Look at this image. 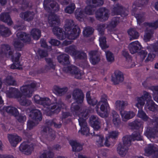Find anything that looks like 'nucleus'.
Wrapping results in <instances>:
<instances>
[{"label": "nucleus", "instance_id": "21", "mask_svg": "<svg viewBox=\"0 0 158 158\" xmlns=\"http://www.w3.org/2000/svg\"><path fill=\"white\" fill-rule=\"evenodd\" d=\"M115 77H112V80L115 85L123 82L124 80L123 73L120 71H116L114 72Z\"/></svg>", "mask_w": 158, "mask_h": 158}, {"label": "nucleus", "instance_id": "34", "mask_svg": "<svg viewBox=\"0 0 158 158\" xmlns=\"http://www.w3.org/2000/svg\"><path fill=\"white\" fill-rule=\"evenodd\" d=\"M1 20L4 22L7 23L9 25H11L13 24L10 16L7 13H2L1 16Z\"/></svg>", "mask_w": 158, "mask_h": 158}, {"label": "nucleus", "instance_id": "27", "mask_svg": "<svg viewBox=\"0 0 158 158\" xmlns=\"http://www.w3.org/2000/svg\"><path fill=\"white\" fill-rule=\"evenodd\" d=\"M57 59L58 62L63 65L68 64L70 63L69 56L66 54H64L58 56Z\"/></svg>", "mask_w": 158, "mask_h": 158}, {"label": "nucleus", "instance_id": "1", "mask_svg": "<svg viewBox=\"0 0 158 158\" xmlns=\"http://www.w3.org/2000/svg\"><path fill=\"white\" fill-rule=\"evenodd\" d=\"M141 139L140 134L137 132H135L131 135L123 137V143H119L117 148L118 153L122 156H124L127 152L128 147L131 145V141Z\"/></svg>", "mask_w": 158, "mask_h": 158}, {"label": "nucleus", "instance_id": "51", "mask_svg": "<svg viewBox=\"0 0 158 158\" xmlns=\"http://www.w3.org/2000/svg\"><path fill=\"white\" fill-rule=\"evenodd\" d=\"M139 109V110L137 114L138 117L142 118L144 121H147L149 118L142 110V108Z\"/></svg>", "mask_w": 158, "mask_h": 158}, {"label": "nucleus", "instance_id": "35", "mask_svg": "<svg viewBox=\"0 0 158 158\" xmlns=\"http://www.w3.org/2000/svg\"><path fill=\"white\" fill-rule=\"evenodd\" d=\"M75 25L73 20L72 19H67L65 21L64 27L65 31H68L74 27Z\"/></svg>", "mask_w": 158, "mask_h": 158}, {"label": "nucleus", "instance_id": "36", "mask_svg": "<svg viewBox=\"0 0 158 158\" xmlns=\"http://www.w3.org/2000/svg\"><path fill=\"white\" fill-rule=\"evenodd\" d=\"M52 103L51 100L49 98L44 97L42 98L40 105H42L49 110Z\"/></svg>", "mask_w": 158, "mask_h": 158}, {"label": "nucleus", "instance_id": "32", "mask_svg": "<svg viewBox=\"0 0 158 158\" xmlns=\"http://www.w3.org/2000/svg\"><path fill=\"white\" fill-rule=\"evenodd\" d=\"M113 117L112 122L114 126L118 127L121 124V121L119 115L117 112L114 111L112 113Z\"/></svg>", "mask_w": 158, "mask_h": 158}, {"label": "nucleus", "instance_id": "42", "mask_svg": "<svg viewBox=\"0 0 158 158\" xmlns=\"http://www.w3.org/2000/svg\"><path fill=\"white\" fill-rule=\"evenodd\" d=\"M4 109L7 113L15 116H16L18 114L17 109L14 107H6L4 108Z\"/></svg>", "mask_w": 158, "mask_h": 158}, {"label": "nucleus", "instance_id": "26", "mask_svg": "<svg viewBox=\"0 0 158 158\" xmlns=\"http://www.w3.org/2000/svg\"><path fill=\"white\" fill-rule=\"evenodd\" d=\"M48 21L50 26L53 27H56L60 22L58 17L55 15H49L48 18Z\"/></svg>", "mask_w": 158, "mask_h": 158}, {"label": "nucleus", "instance_id": "24", "mask_svg": "<svg viewBox=\"0 0 158 158\" xmlns=\"http://www.w3.org/2000/svg\"><path fill=\"white\" fill-rule=\"evenodd\" d=\"M8 138L11 146L14 147L21 140V138L17 135H9Z\"/></svg>", "mask_w": 158, "mask_h": 158}, {"label": "nucleus", "instance_id": "20", "mask_svg": "<svg viewBox=\"0 0 158 158\" xmlns=\"http://www.w3.org/2000/svg\"><path fill=\"white\" fill-rule=\"evenodd\" d=\"M35 14L33 11H26L20 14V17L24 20L30 22L32 21L34 17Z\"/></svg>", "mask_w": 158, "mask_h": 158}, {"label": "nucleus", "instance_id": "54", "mask_svg": "<svg viewBox=\"0 0 158 158\" xmlns=\"http://www.w3.org/2000/svg\"><path fill=\"white\" fill-rule=\"evenodd\" d=\"M136 100L137 103L136 104L135 106L138 108H142L145 104V100L142 97L137 98Z\"/></svg>", "mask_w": 158, "mask_h": 158}, {"label": "nucleus", "instance_id": "48", "mask_svg": "<svg viewBox=\"0 0 158 158\" xmlns=\"http://www.w3.org/2000/svg\"><path fill=\"white\" fill-rule=\"evenodd\" d=\"M94 29L90 27H87L84 29L83 35L84 37H88L91 35L93 33Z\"/></svg>", "mask_w": 158, "mask_h": 158}, {"label": "nucleus", "instance_id": "19", "mask_svg": "<svg viewBox=\"0 0 158 158\" xmlns=\"http://www.w3.org/2000/svg\"><path fill=\"white\" fill-rule=\"evenodd\" d=\"M90 123L94 131H98L100 128L99 126V119L97 117L92 115L89 118Z\"/></svg>", "mask_w": 158, "mask_h": 158}, {"label": "nucleus", "instance_id": "49", "mask_svg": "<svg viewBox=\"0 0 158 158\" xmlns=\"http://www.w3.org/2000/svg\"><path fill=\"white\" fill-rule=\"evenodd\" d=\"M74 56L76 59L85 60L87 58V55L86 53L81 51L77 50Z\"/></svg>", "mask_w": 158, "mask_h": 158}, {"label": "nucleus", "instance_id": "39", "mask_svg": "<svg viewBox=\"0 0 158 158\" xmlns=\"http://www.w3.org/2000/svg\"><path fill=\"white\" fill-rule=\"evenodd\" d=\"M143 122L139 119H136L131 123H129V126L131 127L132 129H138L142 127Z\"/></svg>", "mask_w": 158, "mask_h": 158}, {"label": "nucleus", "instance_id": "17", "mask_svg": "<svg viewBox=\"0 0 158 158\" xmlns=\"http://www.w3.org/2000/svg\"><path fill=\"white\" fill-rule=\"evenodd\" d=\"M80 29L77 25H75L72 29L67 31L68 38L70 40H75L79 36Z\"/></svg>", "mask_w": 158, "mask_h": 158}, {"label": "nucleus", "instance_id": "14", "mask_svg": "<svg viewBox=\"0 0 158 158\" xmlns=\"http://www.w3.org/2000/svg\"><path fill=\"white\" fill-rule=\"evenodd\" d=\"M78 120L79 124L81 127V130L79 132L83 135H87L89 132V130L87 127L86 120L82 118H79Z\"/></svg>", "mask_w": 158, "mask_h": 158}, {"label": "nucleus", "instance_id": "62", "mask_svg": "<svg viewBox=\"0 0 158 158\" xmlns=\"http://www.w3.org/2000/svg\"><path fill=\"white\" fill-rule=\"evenodd\" d=\"M105 25L104 24H98L97 26V29L98 30L99 34L101 35L104 34V31L105 29Z\"/></svg>", "mask_w": 158, "mask_h": 158}, {"label": "nucleus", "instance_id": "29", "mask_svg": "<svg viewBox=\"0 0 158 158\" xmlns=\"http://www.w3.org/2000/svg\"><path fill=\"white\" fill-rule=\"evenodd\" d=\"M1 55L2 54H4L5 56L7 57H9L10 56H12L13 54V52L10 50V47L7 44H2L1 45Z\"/></svg>", "mask_w": 158, "mask_h": 158}, {"label": "nucleus", "instance_id": "22", "mask_svg": "<svg viewBox=\"0 0 158 158\" xmlns=\"http://www.w3.org/2000/svg\"><path fill=\"white\" fill-rule=\"evenodd\" d=\"M68 90V88L66 87L61 88L57 85L54 86L53 91L57 96H62L65 94Z\"/></svg>", "mask_w": 158, "mask_h": 158}, {"label": "nucleus", "instance_id": "63", "mask_svg": "<svg viewBox=\"0 0 158 158\" xmlns=\"http://www.w3.org/2000/svg\"><path fill=\"white\" fill-rule=\"evenodd\" d=\"M50 69L47 65H45L39 69L37 71L38 73H46Z\"/></svg>", "mask_w": 158, "mask_h": 158}, {"label": "nucleus", "instance_id": "64", "mask_svg": "<svg viewBox=\"0 0 158 158\" xmlns=\"http://www.w3.org/2000/svg\"><path fill=\"white\" fill-rule=\"evenodd\" d=\"M14 46L18 51L20 50L23 47V44L19 40L15 41L14 43Z\"/></svg>", "mask_w": 158, "mask_h": 158}, {"label": "nucleus", "instance_id": "5", "mask_svg": "<svg viewBox=\"0 0 158 158\" xmlns=\"http://www.w3.org/2000/svg\"><path fill=\"white\" fill-rule=\"evenodd\" d=\"M111 14L112 15H120L125 17L128 15L127 10H124V7L120 4L117 3L114 5L111 9Z\"/></svg>", "mask_w": 158, "mask_h": 158}, {"label": "nucleus", "instance_id": "13", "mask_svg": "<svg viewBox=\"0 0 158 158\" xmlns=\"http://www.w3.org/2000/svg\"><path fill=\"white\" fill-rule=\"evenodd\" d=\"M42 131L44 133L45 137L48 140L52 141L55 138V131L49 127L43 126Z\"/></svg>", "mask_w": 158, "mask_h": 158}, {"label": "nucleus", "instance_id": "47", "mask_svg": "<svg viewBox=\"0 0 158 158\" xmlns=\"http://www.w3.org/2000/svg\"><path fill=\"white\" fill-rule=\"evenodd\" d=\"M77 50L74 46H71L65 48V51L66 53L75 56Z\"/></svg>", "mask_w": 158, "mask_h": 158}, {"label": "nucleus", "instance_id": "52", "mask_svg": "<svg viewBox=\"0 0 158 158\" xmlns=\"http://www.w3.org/2000/svg\"><path fill=\"white\" fill-rule=\"evenodd\" d=\"M100 45L102 49H105L108 47L109 46L106 44L105 37L101 35L99 38Z\"/></svg>", "mask_w": 158, "mask_h": 158}, {"label": "nucleus", "instance_id": "8", "mask_svg": "<svg viewBox=\"0 0 158 158\" xmlns=\"http://www.w3.org/2000/svg\"><path fill=\"white\" fill-rule=\"evenodd\" d=\"M108 97L105 94H102L101 96L100 100L98 103L97 106L95 108L97 112H98V109L99 108L98 106L100 105L101 103L102 104L101 105L100 109L103 112H106L109 109V104L107 102Z\"/></svg>", "mask_w": 158, "mask_h": 158}, {"label": "nucleus", "instance_id": "40", "mask_svg": "<svg viewBox=\"0 0 158 158\" xmlns=\"http://www.w3.org/2000/svg\"><path fill=\"white\" fill-rule=\"evenodd\" d=\"M18 99V101L22 106H28L31 103V102L30 100L27 99L25 97H23L22 95Z\"/></svg>", "mask_w": 158, "mask_h": 158}, {"label": "nucleus", "instance_id": "46", "mask_svg": "<svg viewBox=\"0 0 158 158\" xmlns=\"http://www.w3.org/2000/svg\"><path fill=\"white\" fill-rule=\"evenodd\" d=\"M10 34V31L9 29L3 25H1V35L6 37L8 36Z\"/></svg>", "mask_w": 158, "mask_h": 158}, {"label": "nucleus", "instance_id": "37", "mask_svg": "<svg viewBox=\"0 0 158 158\" xmlns=\"http://www.w3.org/2000/svg\"><path fill=\"white\" fill-rule=\"evenodd\" d=\"M146 105L148 109L151 111H158V106L152 100H149L147 102Z\"/></svg>", "mask_w": 158, "mask_h": 158}, {"label": "nucleus", "instance_id": "6", "mask_svg": "<svg viewBox=\"0 0 158 158\" xmlns=\"http://www.w3.org/2000/svg\"><path fill=\"white\" fill-rule=\"evenodd\" d=\"M44 9L48 12L50 11V7L55 11H58L60 6L54 0H44L43 2Z\"/></svg>", "mask_w": 158, "mask_h": 158}, {"label": "nucleus", "instance_id": "56", "mask_svg": "<svg viewBox=\"0 0 158 158\" xmlns=\"http://www.w3.org/2000/svg\"><path fill=\"white\" fill-rule=\"evenodd\" d=\"M145 134L148 138H156V136H155L152 128L148 127L145 131Z\"/></svg>", "mask_w": 158, "mask_h": 158}, {"label": "nucleus", "instance_id": "30", "mask_svg": "<svg viewBox=\"0 0 158 158\" xmlns=\"http://www.w3.org/2000/svg\"><path fill=\"white\" fill-rule=\"evenodd\" d=\"M52 31L59 39L62 40L65 38V35L64 34L62 29L58 27H54L52 29Z\"/></svg>", "mask_w": 158, "mask_h": 158}, {"label": "nucleus", "instance_id": "23", "mask_svg": "<svg viewBox=\"0 0 158 158\" xmlns=\"http://www.w3.org/2000/svg\"><path fill=\"white\" fill-rule=\"evenodd\" d=\"M120 113L122 118V120L124 122L127 121L128 120L133 117L135 114L132 111H126L124 110H121Z\"/></svg>", "mask_w": 158, "mask_h": 158}, {"label": "nucleus", "instance_id": "16", "mask_svg": "<svg viewBox=\"0 0 158 158\" xmlns=\"http://www.w3.org/2000/svg\"><path fill=\"white\" fill-rule=\"evenodd\" d=\"M65 106L64 104L61 101V100H59L57 102L52 103L49 110L50 111L52 110V111L54 113H58L61 110L62 108Z\"/></svg>", "mask_w": 158, "mask_h": 158}, {"label": "nucleus", "instance_id": "43", "mask_svg": "<svg viewBox=\"0 0 158 158\" xmlns=\"http://www.w3.org/2000/svg\"><path fill=\"white\" fill-rule=\"evenodd\" d=\"M86 98L88 104L93 106H94L97 103L98 101L95 98H91L90 91L88 92L86 94Z\"/></svg>", "mask_w": 158, "mask_h": 158}, {"label": "nucleus", "instance_id": "44", "mask_svg": "<svg viewBox=\"0 0 158 158\" xmlns=\"http://www.w3.org/2000/svg\"><path fill=\"white\" fill-rule=\"evenodd\" d=\"M71 110L74 114L78 115L80 111V107L78 105L74 103L71 105Z\"/></svg>", "mask_w": 158, "mask_h": 158}, {"label": "nucleus", "instance_id": "12", "mask_svg": "<svg viewBox=\"0 0 158 158\" xmlns=\"http://www.w3.org/2000/svg\"><path fill=\"white\" fill-rule=\"evenodd\" d=\"M109 11L105 8H100L96 12V18L99 20H106L108 18Z\"/></svg>", "mask_w": 158, "mask_h": 158}, {"label": "nucleus", "instance_id": "59", "mask_svg": "<svg viewBox=\"0 0 158 158\" xmlns=\"http://www.w3.org/2000/svg\"><path fill=\"white\" fill-rule=\"evenodd\" d=\"M119 17H116L113 18L109 24V26L114 28L119 23Z\"/></svg>", "mask_w": 158, "mask_h": 158}, {"label": "nucleus", "instance_id": "9", "mask_svg": "<svg viewBox=\"0 0 158 158\" xmlns=\"http://www.w3.org/2000/svg\"><path fill=\"white\" fill-rule=\"evenodd\" d=\"M145 151L148 156H151L153 158H157L158 148L156 146L149 144L145 148Z\"/></svg>", "mask_w": 158, "mask_h": 158}, {"label": "nucleus", "instance_id": "55", "mask_svg": "<svg viewBox=\"0 0 158 158\" xmlns=\"http://www.w3.org/2000/svg\"><path fill=\"white\" fill-rule=\"evenodd\" d=\"M54 153L51 151H45L40 155V158H53Z\"/></svg>", "mask_w": 158, "mask_h": 158}, {"label": "nucleus", "instance_id": "57", "mask_svg": "<svg viewBox=\"0 0 158 158\" xmlns=\"http://www.w3.org/2000/svg\"><path fill=\"white\" fill-rule=\"evenodd\" d=\"M75 14L77 19L80 21L81 19H83L84 17V12L80 9H77L76 10Z\"/></svg>", "mask_w": 158, "mask_h": 158}, {"label": "nucleus", "instance_id": "60", "mask_svg": "<svg viewBox=\"0 0 158 158\" xmlns=\"http://www.w3.org/2000/svg\"><path fill=\"white\" fill-rule=\"evenodd\" d=\"M145 31L146 33L144 35V40L145 41L147 42L149 41L151 38V33H152L151 30L149 27H147Z\"/></svg>", "mask_w": 158, "mask_h": 158}, {"label": "nucleus", "instance_id": "7", "mask_svg": "<svg viewBox=\"0 0 158 158\" xmlns=\"http://www.w3.org/2000/svg\"><path fill=\"white\" fill-rule=\"evenodd\" d=\"M63 70L66 73H70L77 79H81L83 75V73H81L80 70L74 66L64 67Z\"/></svg>", "mask_w": 158, "mask_h": 158}, {"label": "nucleus", "instance_id": "31", "mask_svg": "<svg viewBox=\"0 0 158 158\" xmlns=\"http://www.w3.org/2000/svg\"><path fill=\"white\" fill-rule=\"evenodd\" d=\"M70 144L72 147V150L73 152H79L83 149L82 145L76 141L71 140L70 141Z\"/></svg>", "mask_w": 158, "mask_h": 158}, {"label": "nucleus", "instance_id": "28", "mask_svg": "<svg viewBox=\"0 0 158 158\" xmlns=\"http://www.w3.org/2000/svg\"><path fill=\"white\" fill-rule=\"evenodd\" d=\"M18 38L24 43H29L31 40L30 35L25 32H18L17 33Z\"/></svg>", "mask_w": 158, "mask_h": 158}, {"label": "nucleus", "instance_id": "53", "mask_svg": "<svg viewBox=\"0 0 158 158\" xmlns=\"http://www.w3.org/2000/svg\"><path fill=\"white\" fill-rule=\"evenodd\" d=\"M76 8L75 6L74 3L69 4L65 9L64 10L66 13L71 14L74 12Z\"/></svg>", "mask_w": 158, "mask_h": 158}, {"label": "nucleus", "instance_id": "58", "mask_svg": "<svg viewBox=\"0 0 158 158\" xmlns=\"http://www.w3.org/2000/svg\"><path fill=\"white\" fill-rule=\"evenodd\" d=\"M105 53L108 61L111 62H113L114 60V56L113 53L109 51H105Z\"/></svg>", "mask_w": 158, "mask_h": 158}, {"label": "nucleus", "instance_id": "15", "mask_svg": "<svg viewBox=\"0 0 158 158\" xmlns=\"http://www.w3.org/2000/svg\"><path fill=\"white\" fill-rule=\"evenodd\" d=\"M6 94L9 98H19L22 95V93L18 89L12 87L9 88V90L6 91Z\"/></svg>", "mask_w": 158, "mask_h": 158}, {"label": "nucleus", "instance_id": "2", "mask_svg": "<svg viewBox=\"0 0 158 158\" xmlns=\"http://www.w3.org/2000/svg\"><path fill=\"white\" fill-rule=\"evenodd\" d=\"M37 83L33 82L30 83L29 81H26L25 85L20 88V90L24 95L27 97H30L34 91L36 89Z\"/></svg>", "mask_w": 158, "mask_h": 158}, {"label": "nucleus", "instance_id": "33", "mask_svg": "<svg viewBox=\"0 0 158 158\" xmlns=\"http://www.w3.org/2000/svg\"><path fill=\"white\" fill-rule=\"evenodd\" d=\"M128 102L126 101L117 100L115 103L116 108L120 111L123 110L125 107L128 105Z\"/></svg>", "mask_w": 158, "mask_h": 158}, {"label": "nucleus", "instance_id": "61", "mask_svg": "<svg viewBox=\"0 0 158 158\" xmlns=\"http://www.w3.org/2000/svg\"><path fill=\"white\" fill-rule=\"evenodd\" d=\"M45 60L50 69H55V65L52 59L50 58H45Z\"/></svg>", "mask_w": 158, "mask_h": 158}, {"label": "nucleus", "instance_id": "18", "mask_svg": "<svg viewBox=\"0 0 158 158\" xmlns=\"http://www.w3.org/2000/svg\"><path fill=\"white\" fill-rule=\"evenodd\" d=\"M142 46L138 41L132 42L128 45V48L130 52L132 54L138 52Z\"/></svg>", "mask_w": 158, "mask_h": 158}, {"label": "nucleus", "instance_id": "45", "mask_svg": "<svg viewBox=\"0 0 158 158\" xmlns=\"http://www.w3.org/2000/svg\"><path fill=\"white\" fill-rule=\"evenodd\" d=\"M31 34L34 39L38 40L40 37L41 31L37 29H33L31 30Z\"/></svg>", "mask_w": 158, "mask_h": 158}, {"label": "nucleus", "instance_id": "25", "mask_svg": "<svg viewBox=\"0 0 158 158\" xmlns=\"http://www.w3.org/2000/svg\"><path fill=\"white\" fill-rule=\"evenodd\" d=\"M19 148L20 150L24 151L26 155L30 154L33 150L32 145H28L26 143H22L20 145Z\"/></svg>", "mask_w": 158, "mask_h": 158}, {"label": "nucleus", "instance_id": "50", "mask_svg": "<svg viewBox=\"0 0 158 158\" xmlns=\"http://www.w3.org/2000/svg\"><path fill=\"white\" fill-rule=\"evenodd\" d=\"M6 83L9 85H17L16 81L11 76H8L6 77Z\"/></svg>", "mask_w": 158, "mask_h": 158}, {"label": "nucleus", "instance_id": "11", "mask_svg": "<svg viewBox=\"0 0 158 158\" xmlns=\"http://www.w3.org/2000/svg\"><path fill=\"white\" fill-rule=\"evenodd\" d=\"M29 116L31 119L36 122V124L42 120V116L40 111L37 109H31L29 113Z\"/></svg>", "mask_w": 158, "mask_h": 158}, {"label": "nucleus", "instance_id": "4", "mask_svg": "<svg viewBox=\"0 0 158 158\" xmlns=\"http://www.w3.org/2000/svg\"><path fill=\"white\" fill-rule=\"evenodd\" d=\"M86 2L88 6L85 9V13L89 15L93 14L96 7L100 6L103 4V0H87Z\"/></svg>", "mask_w": 158, "mask_h": 158}, {"label": "nucleus", "instance_id": "10", "mask_svg": "<svg viewBox=\"0 0 158 158\" xmlns=\"http://www.w3.org/2000/svg\"><path fill=\"white\" fill-rule=\"evenodd\" d=\"M73 98L77 104H81L83 102L84 94L82 91L79 89H74L72 93Z\"/></svg>", "mask_w": 158, "mask_h": 158}, {"label": "nucleus", "instance_id": "38", "mask_svg": "<svg viewBox=\"0 0 158 158\" xmlns=\"http://www.w3.org/2000/svg\"><path fill=\"white\" fill-rule=\"evenodd\" d=\"M93 135L95 136V139L97 143V144L99 147H102L103 146V143L104 140L103 136L100 134H96L95 132H93Z\"/></svg>", "mask_w": 158, "mask_h": 158}, {"label": "nucleus", "instance_id": "41", "mask_svg": "<svg viewBox=\"0 0 158 158\" xmlns=\"http://www.w3.org/2000/svg\"><path fill=\"white\" fill-rule=\"evenodd\" d=\"M127 32L130 36V40L137 39L139 36V33L134 29H131L127 31Z\"/></svg>", "mask_w": 158, "mask_h": 158}, {"label": "nucleus", "instance_id": "3", "mask_svg": "<svg viewBox=\"0 0 158 158\" xmlns=\"http://www.w3.org/2000/svg\"><path fill=\"white\" fill-rule=\"evenodd\" d=\"M139 2H135L134 3L132 6L133 10H132V14L135 16L136 18L138 23L140 24L143 22L145 19L144 14V13H140L139 14H135V11L136 7H141L145 4H146L148 2V0H139Z\"/></svg>", "mask_w": 158, "mask_h": 158}]
</instances>
